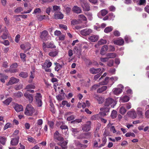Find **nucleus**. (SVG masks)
Wrapping results in <instances>:
<instances>
[{
	"instance_id": "obj_1",
	"label": "nucleus",
	"mask_w": 149,
	"mask_h": 149,
	"mask_svg": "<svg viewBox=\"0 0 149 149\" xmlns=\"http://www.w3.org/2000/svg\"><path fill=\"white\" fill-rule=\"evenodd\" d=\"M35 111V110L30 104H28L26 108L24 114L28 116H31Z\"/></svg>"
},
{
	"instance_id": "obj_2",
	"label": "nucleus",
	"mask_w": 149,
	"mask_h": 149,
	"mask_svg": "<svg viewBox=\"0 0 149 149\" xmlns=\"http://www.w3.org/2000/svg\"><path fill=\"white\" fill-rule=\"evenodd\" d=\"M42 48L44 51L46 52L47 51V48H54L56 46L54 45L53 42H48L46 43L43 42L42 43Z\"/></svg>"
},
{
	"instance_id": "obj_3",
	"label": "nucleus",
	"mask_w": 149,
	"mask_h": 149,
	"mask_svg": "<svg viewBox=\"0 0 149 149\" xmlns=\"http://www.w3.org/2000/svg\"><path fill=\"white\" fill-rule=\"evenodd\" d=\"M42 96L40 93H36L35 97V98L36 101V102L38 104V107H41L42 105Z\"/></svg>"
},
{
	"instance_id": "obj_4",
	"label": "nucleus",
	"mask_w": 149,
	"mask_h": 149,
	"mask_svg": "<svg viewBox=\"0 0 149 149\" xmlns=\"http://www.w3.org/2000/svg\"><path fill=\"white\" fill-rule=\"evenodd\" d=\"M80 3L84 10L88 11L90 10L89 5L85 0H80Z\"/></svg>"
},
{
	"instance_id": "obj_5",
	"label": "nucleus",
	"mask_w": 149,
	"mask_h": 149,
	"mask_svg": "<svg viewBox=\"0 0 149 149\" xmlns=\"http://www.w3.org/2000/svg\"><path fill=\"white\" fill-rule=\"evenodd\" d=\"M91 123L90 121L87 122L86 124L83 125L82 127V130L85 132L89 131L91 130Z\"/></svg>"
},
{
	"instance_id": "obj_6",
	"label": "nucleus",
	"mask_w": 149,
	"mask_h": 149,
	"mask_svg": "<svg viewBox=\"0 0 149 149\" xmlns=\"http://www.w3.org/2000/svg\"><path fill=\"white\" fill-rule=\"evenodd\" d=\"M104 104L106 105H107L109 106L110 105L111 107H113L116 104V103L114 100L111 98H108L106 99Z\"/></svg>"
},
{
	"instance_id": "obj_7",
	"label": "nucleus",
	"mask_w": 149,
	"mask_h": 149,
	"mask_svg": "<svg viewBox=\"0 0 149 149\" xmlns=\"http://www.w3.org/2000/svg\"><path fill=\"white\" fill-rule=\"evenodd\" d=\"M18 66V65L17 63H15L12 65L9 69V72L14 73L18 72L19 70L17 69Z\"/></svg>"
},
{
	"instance_id": "obj_8",
	"label": "nucleus",
	"mask_w": 149,
	"mask_h": 149,
	"mask_svg": "<svg viewBox=\"0 0 149 149\" xmlns=\"http://www.w3.org/2000/svg\"><path fill=\"white\" fill-rule=\"evenodd\" d=\"M54 140L59 141H63V138L61 136L58 132L56 131L54 134Z\"/></svg>"
},
{
	"instance_id": "obj_9",
	"label": "nucleus",
	"mask_w": 149,
	"mask_h": 149,
	"mask_svg": "<svg viewBox=\"0 0 149 149\" xmlns=\"http://www.w3.org/2000/svg\"><path fill=\"white\" fill-rule=\"evenodd\" d=\"M118 86L121 88H115L113 90V93L116 95L122 92V90L123 88V86L121 84L118 85Z\"/></svg>"
},
{
	"instance_id": "obj_10",
	"label": "nucleus",
	"mask_w": 149,
	"mask_h": 149,
	"mask_svg": "<svg viewBox=\"0 0 149 149\" xmlns=\"http://www.w3.org/2000/svg\"><path fill=\"white\" fill-rule=\"evenodd\" d=\"M73 113L70 112H67L65 114V116L67 118V120L68 121H71L74 120L75 118V116L72 115Z\"/></svg>"
},
{
	"instance_id": "obj_11",
	"label": "nucleus",
	"mask_w": 149,
	"mask_h": 149,
	"mask_svg": "<svg viewBox=\"0 0 149 149\" xmlns=\"http://www.w3.org/2000/svg\"><path fill=\"white\" fill-rule=\"evenodd\" d=\"M92 32V30L90 29H86L82 30L80 31V33L83 36L89 35Z\"/></svg>"
},
{
	"instance_id": "obj_12",
	"label": "nucleus",
	"mask_w": 149,
	"mask_h": 149,
	"mask_svg": "<svg viewBox=\"0 0 149 149\" xmlns=\"http://www.w3.org/2000/svg\"><path fill=\"white\" fill-rule=\"evenodd\" d=\"M48 35V31L46 30H44L41 33L40 37L43 40H46Z\"/></svg>"
},
{
	"instance_id": "obj_13",
	"label": "nucleus",
	"mask_w": 149,
	"mask_h": 149,
	"mask_svg": "<svg viewBox=\"0 0 149 149\" xmlns=\"http://www.w3.org/2000/svg\"><path fill=\"white\" fill-rule=\"evenodd\" d=\"M19 81V79L14 77H12L10 79L9 81L7 84V85H12L15 83H17Z\"/></svg>"
},
{
	"instance_id": "obj_14",
	"label": "nucleus",
	"mask_w": 149,
	"mask_h": 149,
	"mask_svg": "<svg viewBox=\"0 0 149 149\" xmlns=\"http://www.w3.org/2000/svg\"><path fill=\"white\" fill-rule=\"evenodd\" d=\"M24 96L28 99L30 103L32 102L33 100V96L32 95L30 94L27 93H25L24 94Z\"/></svg>"
},
{
	"instance_id": "obj_15",
	"label": "nucleus",
	"mask_w": 149,
	"mask_h": 149,
	"mask_svg": "<svg viewBox=\"0 0 149 149\" xmlns=\"http://www.w3.org/2000/svg\"><path fill=\"white\" fill-rule=\"evenodd\" d=\"M63 15L61 12H55L54 18L56 19H62L63 18Z\"/></svg>"
},
{
	"instance_id": "obj_16",
	"label": "nucleus",
	"mask_w": 149,
	"mask_h": 149,
	"mask_svg": "<svg viewBox=\"0 0 149 149\" xmlns=\"http://www.w3.org/2000/svg\"><path fill=\"white\" fill-rule=\"evenodd\" d=\"M20 47L23 49L27 51L30 49L31 45L29 43L25 44H22L20 45Z\"/></svg>"
},
{
	"instance_id": "obj_17",
	"label": "nucleus",
	"mask_w": 149,
	"mask_h": 149,
	"mask_svg": "<svg viewBox=\"0 0 149 149\" xmlns=\"http://www.w3.org/2000/svg\"><path fill=\"white\" fill-rule=\"evenodd\" d=\"M99 38L98 36L95 35H93L88 38V40L92 42H95L97 41Z\"/></svg>"
},
{
	"instance_id": "obj_18",
	"label": "nucleus",
	"mask_w": 149,
	"mask_h": 149,
	"mask_svg": "<svg viewBox=\"0 0 149 149\" xmlns=\"http://www.w3.org/2000/svg\"><path fill=\"white\" fill-rule=\"evenodd\" d=\"M19 137L17 136L15 138L12 139L11 142L10 144L12 146H16L18 143Z\"/></svg>"
},
{
	"instance_id": "obj_19",
	"label": "nucleus",
	"mask_w": 149,
	"mask_h": 149,
	"mask_svg": "<svg viewBox=\"0 0 149 149\" xmlns=\"http://www.w3.org/2000/svg\"><path fill=\"white\" fill-rule=\"evenodd\" d=\"M14 108L15 110L17 112L22 111L23 110L22 106L17 104H15Z\"/></svg>"
},
{
	"instance_id": "obj_20",
	"label": "nucleus",
	"mask_w": 149,
	"mask_h": 149,
	"mask_svg": "<svg viewBox=\"0 0 149 149\" xmlns=\"http://www.w3.org/2000/svg\"><path fill=\"white\" fill-rule=\"evenodd\" d=\"M68 141H60L58 143V144L61 146L62 149H66L67 148V145Z\"/></svg>"
},
{
	"instance_id": "obj_21",
	"label": "nucleus",
	"mask_w": 149,
	"mask_h": 149,
	"mask_svg": "<svg viewBox=\"0 0 149 149\" xmlns=\"http://www.w3.org/2000/svg\"><path fill=\"white\" fill-rule=\"evenodd\" d=\"M110 109V106L107 105H106V104H104V106L100 109V110L101 111L107 113L109 112Z\"/></svg>"
},
{
	"instance_id": "obj_22",
	"label": "nucleus",
	"mask_w": 149,
	"mask_h": 149,
	"mask_svg": "<svg viewBox=\"0 0 149 149\" xmlns=\"http://www.w3.org/2000/svg\"><path fill=\"white\" fill-rule=\"evenodd\" d=\"M108 49V47L107 45H104L101 48L100 53L102 55H104L105 52Z\"/></svg>"
},
{
	"instance_id": "obj_23",
	"label": "nucleus",
	"mask_w": 149,
	"mask_h": 149,
	"mask_svg": "<svg viewBox=\"0 0 149 149\" xmlns=\"http://www.w3.org/2000/svg\"><path fill=\"white\" fill-rule=\"evenodd\" d=\"M101 70V69L100 68L95 69L92 68L90 69L89 71L92 74H96L99 72Z\"/></svg>"
},
{
	"instance_id": "obj_24",
	"label": "nucleus",
	"mask_w": 149,
	"mask_h": 149,
	"mask_svg": "<svg viewBox=\"0 0 149 149\" xmlns=\"http://www.w3.org/2000/svg\"><path fill=\"white\" fill-rule=\"evenodd\" d=\"M113 43L115 44L121 45L123 44L124 41L123 39H119L114 40Z\"/></svg>"
},
{
	"instance_id": "obj_25",
	"label": "nucleus",
	"mask_w": 149,
	"mask_h": 149,
	"mask_svg": "<svg viewBox=\"0 0 149 149\" xmlns=\"http://www.w3.org/2000/svg\"><path fill=\"white\" fill-rule=\"evenodd\" d=\"M60 128L61 130H62V132L63 133V130H65V132H63V133L65 134H66L67 133V132L68 130V127L66 125H61Z\"/></svg>"
},
{
	"instance_id": "obj_26",
	"label": "nucleus",
	"mask_w": 149,
	"mask_h": 149,
	"mask_svg": "<svg viewBox=\"0 0 149 149\" xmlns=\"http://www.w3.org/2000/svg\"><path fill=\"white\" fill-rule=\"evenodd\" d=\"M52 65V63L50 61V60H46L42 67H46L47 68H49Z\"/></svg>"
},
{
	"instance_id": "obj_27",
	"label": "nucleus",
	"mask_w": 149,
	"mask_h": 149,
	"mask_svg": "<svg viewBox=\"0 0 149 149\" xmlns=\"http://www.w3.org/2000/svg\"><path fill=\"white\" fill-rule=\"evenodd\" d=\"M72 10L75 13H79L81 12L80 8L77 6H74L72 8Z\"/></svg>"
},
{
	"instance_id": "obj_28",
	"label": "nucleus",
	"mask_w": 149,
	"mask_h": 149,
	"mask_svg": "<svg viewBox=\"0 0 149 149\" xmlns=\"http://www.w3.org/2000/svg\"><path fill=\"white\" fill-rule=\"evenodd\" d=\"M95 98L97 100L99 104H101L103 103L104 101L103 98L101 96L98 95H95Z\"/></svg>"
},
{
	"instance_id": "obj_29",
	"label": "nucleus",
	"mask_w": 149,
	"mask_h": 149,
	"mask_svg": "<svg viewBox=\"0 0 149 149\" xmlns=\"http://www.w3.org/2000/svg\"><path fill=\"white\" fill-rule=\"evenodd\" d=\"M58 52V50H55L50 52L49 53V55L52 57H54L57 55Z\"/></svg>"
},
{
	"instance_id": "obj_30",
	"label": "nucleus",
	"mask_w": 149,
	"mask_h": 149,
	"mask_svg": "<svg viewBox=\"0 0 149 149\" xmlns=\"http://www.w3.org/2000/svg\"><path fill=\"white\" fill-rule=\"evenodd\" d=\"M107 88L106 86H103L100 88H99L97 90V93H100L105 91Z\"/></svg>"
},
{
	"instance_id": "obj_31",
	"label": "nucleus",
	"mask_w": 149,
	"mask_h": 149,
	"mask_svg": "<svg viewBox=\"0 0 149 149\" xmlns=\"http://www.w3.org/2000/svg\"><path fill=\"white\" fill-rule=\"evenodd\" d=\"M0 80L3 83L5 82V79H6L8 78V76L1 73H0Z\"/></svg>"
},
{
	"instance_id": "obj_32",
	"label": "nucleus",
	"mask_w": 149,
	"mask_h": 149,
	"mask_svg": "<svg viewBox=\"0 0 149 149\" xmlns=\"http://www.w3.org/2000/svg\"><path fill=\"white\" fill-rule=\"evenodd\" d=\"M128 114L132 118H134L136 117V114L135 111H132L128 112Z\"/></svg>"
},
{
	"instance_id": "obj_33",
	"label": "nucleus",
	"mask_w": 149,
	"mask_h": 149,
	"mask_svg": "<svg viewBox=\"0 0 149 149\" xmlns=\"http://www.w3.org/2000/svg\"><path fill=\"white\" fill-rule=\"evenodd\" d=\"M108 59L109 58H112L116 57V54L115 53H108L107 55Z\"/></svg>"
},
{
	"instance_id": "obj_34",
	"label": "nucleus",
	"mask_w": 149,
	"mask_h": 149,
	"mask_svg": "<svg viewBox=\"0 0 149 149\" xmlns=\"http://www.w3.org/2000/svg\"><path fill=\"white\" fill-rule=\"evenodd\" d=\"M87 136L88 137H90L91 136V132H89L84 134H81L80 136H79L78 138L79 139H81L83 138V137H81V136Z\"/></svg>"
},
{
	"instance_id": "obj_35",
	"label": "nucleus",
	"mask_w": 149,
	"mask_h": 149,
	"mask_svg": "<svg viewBox=\"0 0 149 149\" xmlns=\"http://www.w3.org/2000/svg\"><path fill=\"white\" fill-rule=\"evenodd\" d=\"M78 19L79 21L81 20L86 21V17L83 15H79L78 16Z\"/></svg>"
},
{
	"instance_id": "obj_36",
	"label": "nucleus",
	"mask_w": 149,
	"mask_h": 149,
	"mask_svg": "<svg viewBox=\"0 0 149 149\" xmlns=\"http://www.w3.org/2000/svg\"><path fill=\"white\" fill-rule=\"evenodd\" d=\"M19 76L23 78H25L28 76V74L27 72H21L19 74Z\"/></svg>"
},
{
	"instance_id": "obj_37",
	"label": "nucleus",
	"mask_w": 149,
	"mask_h": 149,
	"mask_svg": "<svg viewBox=\"0 0 149 149\" xmlns=\"http://www.w3.org/2000/svg\"><path fill=\"white\" fill-rule=\"evenodd\" d=\"M129 97L127 96H125L121 99L122 102H127L129 101Z\"/></svg>"
},
{
	"instance_id": "obj_38",
	"label": "nucleus",
	"mask_w": 149,
	"mask_h": 149,
	"mask_svg": "<svg viewBox=\"0 0 149 149\" xmlns=\"http://www.w3.org/2000/svg\"><path fill=\"white\" fill-rule=\"evenodd\" d=\"M6 141V138L3 136L0 137V142L3 145H4Z\"/></svg>"
},
{
	"instance_id": "obj_39",
	"label": "nucleus",
	"mask_w": 149,
	"mask_h": 149,
	"mask_svg": "<svg viewBox=\"0 0 149 149\" xmlns=\"http://www.w3.org/2000/svg\"><path fill=\"white\" fill-rule=\"evenodd\" d=\"M54 64L56 65V66L55 68V71H58L59 70L61 69V66L59 63L56 62Z\"/></svg>"
},
{
	"instance_id": "obj_40",
	"label": "nucleus",
	"mask_w": 149,
	"mask_h": 149,
	"mask_svg": "<svg viewBox=\"0 0 149 149\" xmlns=\"http://www.w3.org/2000/svg\"><path fill=\"white\" fill-rule=\"evenodd\" d=\"M31 74L29 77V80L28 81V82L29 83H31L33 81V79L34 77V72H31Z\"/></svg>"
},
{
	"instance_id": "obj_41",
	"label": "nucleus",
	"mask_w": 149,
	"mask_h": 149,
	"mask_svg": "<svg viewBox=\"0 0 149 149\" xmlns=\"http://www.w3.org/2000/svg\"><path fill=\"white\" fill-rule=\"evenodd\" d=\"M113 28L112 26L108 27L104 29V32L106 33H108L112 31Z\"/></svg>"
},
{
	"instance_id": "obj_42",
	"label": "nucleus",
	"mask_w": 149,
	"mask_h": 149,
	"mask_svg": "<svg viewBox=\"0 0 149 149\" xmlns=\"http://www.w3.org/2000/svg\"><path fill=\"white\" fill-rule=\"evenodd\" d=\"M53 11L56 12H58L60 11L61 9L59 6H53Z\"/></svg>"
},
{
	"instance_id": "obj_43",
	"label": "nucleus",
	"mask_w": 149,
	"mask_h": 149,
	"mask_svg": "<svg viewBox=\"0 0 149 149\" xmlns=\"http://www.w3.org/2000/svg\"><path fill=\"white\" fill-rule=\"evenodd\" d=\"M41 12L42 11L40 8H37L34 9L33 12V14H40L41 13Z\"/></svg>"
},
{
	"instance_id": "obj_44",
	"label": "nucleus",
	"mask_w": 149,
	"mask_h": 149,
	"mask_svg": "<svg viewBox=\"0 0 149 149\" xmlns=\"http://www.w3.org/2000/svg\"><path fill=\"white\" fill-rule=\"evenodd\" d=\"M107 40H105L101 39L98 42V45H101L106 43Z\"/></svg>"
},
{
	"instance_id": "obj_45",
	"label": "nucleus",
	"mask_w": 149,
	"mask_h": 149,
	"mask_svg": "<svg viewBox=\"0 0 149 149\" xmlns=\"http://www.w3.org/2000/svg\"><path fill=\"white\" fill-rule=\"evenodd\" d=\"M35 88V86L34 84H30L26 86L25 89H34Z\"/></svg>"
},
{
	"instance_id": "obj_46",
	"label": "nucleus",
	"mask_w": 149,
	"mask_h": 149,
	"mask_svg": "<svg viewBox=\"0 0 149 149\" xmlns=\"http://www.w3.org/2000/svg\"><path fill=\"white\" fill-rule=\"evenodd\" d=\"M12 99L11 98H8L6 99L5 101L3 102V103L7 105H9L10 103L11 102Z\"/></svg>"
},
{
	"instance_id": "obj_47",
	"label": "nucleus",
	"mask_w": 149,
	"mask_h": 149,
	"mask_svg": "<svg viewBox=\"0 0 149 149\" xmlns=\"http://www.w3.org/2000/svg\"><path fill=\"white\" fill-rule=\"evenodd\" d=\"M117 116V112L114 110H113L111 113V117L113 118H115Z\"/></svg>"
},
{
	"instance_id": "obj_48",
	"label": "nucleus",
	"mask_w": 149,
	"mask_h": 149,
	"mask_svg": "<svg viewBox=\"0 0 149 149\" xmlns=\"http://www.w3.org/2000/svg\"><path fill=\"white\" fill-rule=\"evenodd\" d=\"M70 130L72 132V133L73 134H76L79 131V130L77 128H71Z\"/></svg>"
},
{
	"instance_id": "obj_49",
	"label": "nucleus",
	"mask_w": 149,
	"mask_h": 149,
	"mask_svg": "<svg viewBox=\"0 0 149 149\" xmlns=\"http://www.w3.org/2000/svg\"><path fill=\"white\" fill-rule=\"evenodd\" d=\"M14 96L17 97L19 98L21 97L23 95V94L21 92L15 93L14 94Z\"/></svg>"
},
{
	"instance_id": "obj_50",
	"label": "nucleus",
	"mask_w": 149,
	"mask_h": 149,
	"mask_svg": "<svg viewBox=\"0 0 149 149\" xmlns=\"http://www.w3.org/2000/svg\"><path fill=\"white\" fill-rule=\"evenodd\" d=\"M137 114L140 117H142L143 113L142 112V109L140 108H138L137 109Z\"/></svg>"
},
{
	"instance_id": "obj_51",
	"label": "nucleus",
	"mask_w": 149,
	"mask_h": 149,
	"mask_svg": "<svg viewBox=\"0 0 149 149\" xmlns=\"http://www.w3.org/2000/svg\"><path fill=\"white\" fill-rule=\"evenodd\" d=\"M120 112L122 114H124L126 112V110L124 107H122L120 109Z\"/></svg>"
},
{
	"instance_id": "obj_52",
	"label": "nucleus",
	"mask_w": 149,
	"mask_h": 149,
	"mask_svg": "<svg viewBox=\"0 0 149 149\" xmlns=\"http://www.w3.org/2000/svg\"><path fill=\"white\" fill-rule=\"evenodd\" d=\"M109 79V77H106L104 81L103 82H100L99 84H101L102 85L107 84L108 82Z\"/></svg>"
},
{
	"instance_id": "obj_53",
	"label": "nucleus",
	"mask_w": 149,
	"mask_h": 149,
	"mask_svg": "<svg viewBox=\"0 0 149 149\" xmlns=\"http://www.w3.org/2000/svg\"><path fill=\"white\" fill-rule=\"evenodd\" d=\"M100 12L102 15L104 16L108 13V11L105 9H103L101 10Z\"/></svg>"
},
{
	"instance_id": "obj_54",
	"label": "nucleus",
	"mask_w": 149,
	"mask_h": 149,
	"mask_svg": "<svg viewBox=\"0 0 149 149\" xmlns=\"http://www.w3.org/2000/svg\"><path fill=\"white\" fill-rule=\"evenodd\" d=\"M82 121L81 119H75L74 120H72L71 121V123L73 124H75L76 123H79Z\"/></svg>"
},
{
	"instance_id": "obj_55",
	"label": "nucleus",
	"mask_w": 149,
	"mask_h": 149,
	"mask_svg": "<svg viewBox=\"0 0 149 149\" xmlns=\"http://www.w3.org/2000/svg\"><path fill=\"white\" fill-rule=\"evenodd\" d=\"M12 126V124H10V123H6L4 126L3 127V129L4 130H6V129L9 128H10Z\"/></svg>"
},
{
	"instance_id": "obj_56",
	"label": "nucleus",
	"mask_w": 149,
	"mask_h": 149,
	"mask_svg": "<svg viewBox=\"0 0 149 149\" xmlns=\"http://www.w3.org/2000/svg\"><path fill=\"white\" fill-rule=\"evenodd\" d=\"M86 15L88 17V19L89 20H91L92 19L93 17L92 14L90 12H87L86 13Z\"/></svg>"
},
{
	"instance_id": "obj_57",
	"label": "nucleus",
	"mask_w": 149,
	"mask_h": 149,
	"mask_svg": "<svg viewBox=\"0 0 149 149\" xmlns=\"http://www.w3.org/2000/svg\"><path fill=\"white\" fill-rule=\"evenodd\" d=\"M101 84H95L93 85L91 87V90H95L97 89Z\"/></svg>"
},
{
	"instance_id": "obj_58",
	"label": "nucleus",
	"mask_w": 149,
	"mask_h": 149,
	"mask_svg": "<svg viewBox=\"0 0 149 149\" xmlns=\"http://www.w3.org/2000/svg\"><path fill=\"white\" fill-rule=\"evenodd\" d=\"M109 19L110 20H113L115 17L113 13H109L108 15Z\"/></svg>"
},
{
	"instance_id": "obj_59",
	"label": "nucleus",
	"mask_w": 149,
	"mask_h": 149,
	"mask_svg": "<svg viewBox=\"0 0 149 149\" xmlns=\"http://www.w3.org/2000/svg\"><path fill=\"white\" fill-rule=\"evenodd\" d=\"M101 126V125L100 124H98L96 127L95 130V133H97L99 130Z\"/></svg>"
},
{
	"instance_id": "obj_60",
	"label": "nucleus",
	"mask_w": 149,
	"mask_h": 149,
	"mask_svg": "<svg viewBox=\"0 0 149 149\" xmlns=\"http://www.w3.org/2000/svg\"><path fill=\"white\" fill-rule=\"evenodd\" d=\"M80 22V21L76 19H74L72 21L71 23L72 24L75 25L78 24Z\"/></svg>"
},
{
	"instance_id": "obj_61",
	"label": "nucleus",
	"mask_w": 149,
	"mask_h": 149,
	"mask_svg": "<svg viewBox=\"0 0 149 149\" xmlns=\"http://www.w3.org/2000/svg\"><path fill=\"white\" fill-rule=\"evenodd\" d=\"M146 0H139L137 4L139 5H143L145 3H146Z\"/></svg>"
},
{
	"instance_id": "obj_62",
	"label": "nucleus",
	"mask_w": 149,
	"mask_h": 149,
	"mask_svg": "<svg viewBox=\"0 0 149 149\" xmlns=\"http://www.w3.org/2000/svg\"><path fill=\"white\" fill-rule=\"evenodd\" d=\"M64 7L65 9L66 13L68 14L70 11L71 9L70 8L67 7L66 6H64Z\"/></svg>"
},
{
	"instance_id": "obj_63",
	"label": "nucleus",
	"mask_w": 149,
	"mask_h": 149,
	"mask_svg": "<svg viewBox=\"0 0 149 149\" xmlns=\"http://www.w3.org/2000/svg\"><path fill=\"white\" fill-rule=\"evenodd\" d=\"M22 8L21 7H19L15 9L14 12L15 13H19L23 11Z\"/></svg>"
},
{
	"instance_id": "obj_64",
	"label": "nucleus",
	"mask_w": 149,
	"mask_h": 149,
	"mask_svg": "<svg viewBox=\"0 0 149 149\" xmlns=\"http://www.w3.org/2000/svg\"><path fill=\"white\" fill-rule=\"evenodd\" d=\"M1 43L6 46H7L9 45V42L8 40H4L3 41H1Z\"/></svg>"
}]
</instances>
